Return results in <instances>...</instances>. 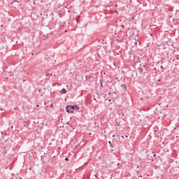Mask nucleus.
<instances>
[{
  "mask_svg": "<svg viewBox=\"0 0 179 179\" xmlns=\"http://www.w3.org/2000/svg\"><path fill=\"white\" fill-rule=\"evenodd\" d=\"M109 144H111V141H109Z\"/></svg>",
  "mask_w": 179,
  "mask_h": 179,
  "instance_id": "9d476101",
  "label": "nucleus"
},
{
  "mask_svg": "<svg viewBox=\"0 0 179 179\" xmlns=\"http://www.w3.org/2000/svg\"><path fill=\"white\" fill-rule=\"evenodd\" d=\"M101 86L103 87V80H100Z\"/></svg>",
  "mask_w": 179,
  "mask_h": 179,
  "instance_id": "20e7f679",
  "label": "nucleus"
},
{
  "mask_svg": "<svg viewBox=\"0 0 179 179\" xmlns=\"http://www.w3.org/2000/svg\"><path fill=\"white\" fill-rule=\"evenodd\" d=\"M121 87H122V89H124V90H127V85H125V84L121 85Z\"/></svg>",
  "mask_w": 179,
  "mask_h": 179,
  "instance_id": "7ed1b4c3",
  "label": "nucleus"
},
{
  "mask_svg": "<svg viewBox=\"0 0 179 179\" xmlns=\"http://www.w3.org/2000/svg\"><path fill=\"white\" fill-rule=\"evenodd\" d=\"M109 101H111V99H109Z\"/></svg>",
  "mask_w": 179,
  "mask_h": 179,
  "instance_id": "2eb2a0df",
  "label": "nucleus"
},
{
  "mask_svg": "<svg viewBox=\"0 0 179 179\" xmlns=\"http://www.w3.org/2000/svg\"><path fill=\"white\" fill-rule=\"evenodd\" d=\"M125 138H128V136H125Z\"/></svg>",
  "mask_w": 179,
  "mask_h": 179,
  "instance_id": "1a4fd4ad",
  "label": "nucleus"
},
{
  "mask_svg": "<svg viewBox=\"0 0 179 179\" xmlns=\"http://www.w3.org/2000/svg\"><path fill=\"white\" fill-rule=\"evenodd\" d=\"M178 121H179V118H178Z\"/></svg>",
  "mask_w": 179,
  "mask_h": 179,
  "instance_id": "dca6fc26",
  "label": "nucleus"
},
{
  "mask_svg": "<svg viewBox=\"0 0 179 179\" xmlns=\"http://www.w3.org/2000/svg\"><path fill=\"white\" fill-rule=\"evenodd\" d=\"M65 160H68V158H66Z\"/></svg>",
  "mask_w": 179,
  "mask_h": 179,
  "instance_id": "9b49d317",
  "label": "nucleus"
},
{
  "mask_svg": "<svg viewBox=\"0 0 179 179\" xmlns=\"http://www.w3.org/2000/svg\"><path fill=\"white\" fill-rule=\"evenodd\" d=\"M122 138H124V136H122Z\"/></svg>",
  "mask_w": 179,
  "mask_h": 179,
  "instance_id": "4468645a",
  "label": "nucleus"
},
{
  "mask_svg": "<svg viewBox=\"0 0 179 179\" xmlns=\"http://www.w3.org/2000/svg\"><path fill=\"white\" fill-rule=\"evenodd\" d=\"M27 125V123L26 122H24V126L26 127Z\"/></svg>",
  "mask_w": 179,
  "mask_h": 179,
  "instance_id": "39448f33",
  "label": "nucleus"
},
{
  "mask_svg": "<svg viewBox=\"0 0 179 179\" xmlns=\"http://www.w3.org/2000/svg\"><path fill=\"white\" fill-rule=\"evenodd\" d=\"M113 138H115V135H113Z\"/></svg>",
  "mask_w": 179,
  "mask_h": 179,
  "instance_id": "6e6552de",
  "label": "nucleus"
},
{
  "mask_svg": "<svg viewBox=\"0 0 179 179\" xmlns=\"http://www.w3.org/2000/svg\"><path fill=\"white\" fill-rule=\"evenodd\" d=\"M50 107H52V104H51Z\"/></svg>",
  "mask_w": 179,
  "mask_h": 179,
  "instance_id": "ddd939ff",
  "label": "nucleus"
},
{
  "mask_svg": "<svg viewBox=\"0 0 179 179\" xmlns=\"http://www.w3.org/2000/svg\"><path fill=\"white\" fill-rule=\"evenodd\" d=\"M66 110L67 113H73L75 110L76 111L79 110V106H78V105L67 106Z\"/></svg>",
  "mask_w": 179,
  "mask_h": 179,
  "instance_id": "f257e3e1",
  "label": "nucleus"
},
{
  "mask_svg": "<svg viewBox=\"0 0 179 179\" xmlns=\"http://www.w3.org/2000/svg\"><path fill=\"white\" fill-rule=\"evenodd\" d=\"M66 89H62L61 91H60V93L62 94H66Z\"/></svg>",
  "mask_w": 179,
  "mask_h": 179,
  "instance_id": "f03ea898",
  "label": "nucleus"
},
{
  "mask_svg": "<svg viewBox=\"0 0 179 179\" xmlns=\"http://www.w3.org/2000/svg\"><path fill=\"white\" fill-rule=\"evenodd\" d=\"M36 107H40V106L39 105H36Z\"/></svg>",
  "mask_w": 179,
  "mask_h": 179,
  "instance_id": "0eeeda50",
  "label": "nucleus"
},
{
  "mask_svg": "<svg viewBox=\"0 0 179 179\" xmlns=\"http://www.w3.org/2000/svg\"><path fill=\"white\" fill-rule=\"evenodd\" d=\"M117 166H120V163L117 164Z\"/></svg>",
  "mask_w": 179,
  "mask_h": 179,
  "instance_id": "f8f14e48",
  "label": "nucleus"
},
{
  "mask_svg": "<svg viewBox=\"0 0 179 179\" xmlns=\"http://www.w3.org/2000/svg\"><path fill=\"white\" fill-rule=\"evenodd\" d=\"M121 27L124 28V25H122Z\"/></svg>",
  "mask_w": 179,
  "mask_h": 179,
  "instance_id": "423d86ee",
  "label": "nucleus"
}]
</instances>
